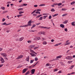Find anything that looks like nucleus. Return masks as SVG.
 Segmentation results:
<instances>
[{
    "mask_svg": "<svg viewBox=\"0 0 75 75\" xmlns=\"http://www.w3.org/2000/svg\"><path fill=\"white\" fill-rule=\"evenodd\" d=\"M66 59H69V60H71L72 59V57L71 56H68L66 57Z\"/></svg>",
    "mask_w": 75,
    "mask_h": 75,
    "instance_id": "obj_1",
    "label": "nucleus"
},
{
    "mask_svg": "<svg viewBox=\"0 0 75 75\" xmlns=\"http://www.w3.org/2000/svg\"><path fill=\"white\" fill-rule=\"evenodd\" d=\"M38 61L34 65H32L31 66H30L28 67L29 68H33V67H35L36 65L37 64H38Z\"/></svg>",
    "mask_w": 75,
    "mask_h": 75,
    "instance_id": "obj_2",
    "label": "nucleus"
},
{
    "mask_svg": "<svg viewBox=\"0 0 75 75\" xmlns=\"http://www.w3.org/2000/svg\"><path fill=\"white\" fill-rule=\"evenodd\" d=\"M1 62L2 64L3 63H4V59H3V58H2V57H1Z\"/></svg>",
    "mask_w": 75,
    "mask_h": 75,
    "instance_id": "obj_3",
    "label": "nucleus"
},
{
    "mask_svg": "<svg viewBox=\"0 0 75 75\" xmlns=\"http://www.w3.org/2000/svg\"><path fill=\"white\" fill-rule=\"evenodd\" d=\"M30 51L31 52H32V53H34V54H35L37 55V53H36L32 49H30Z\"/></svg>",
    "mask_w": 75,
    "mask_h": 75,
    "instance_id": "obj_4",
    "label": "nucleus"
},
{
    "mask_svg": "<svg viewBox=\"0 0 75 75\" xmlns=\"http://www.w3.org/2000/svg\"><path fill=\"white\" fill-rule=\"evenodd\" d=\"M35 69H32L31 70V74H34L35 73Z\"/></svg>",
    "mask_w": 75,
    "mask_h": 75,
    "instance_id": "obj_5",
    "label": "nucleus"
},
{
    "mask_svg": "<svg viewBox=\"0 0 75 75\" xmlns=\"http://www.w3.org/2000/svg\"><path fill=\"white\" fill-rule=\"evenodd\" d=\"M23 55H20L18 57H17L16 59H20L21 58H23Z\"/></svg>",
    "mask_w": 75,
    "mask_h": 75,
    "instance_id": "obj_6",
    "label": "nucleus"
},
{
    "mask_svg": "<svg viewBox=\"0 0 75 75\" xmlns=\"http://www.w3.org/2000/svg\"><path fill=\"white\" fill-rule=\"evenodd\" d=\"M1 55L3 56V57H7V54L6 53H1Z\"/></svg>",
    "mask_w": 75,
    "mask_h": 75,
    "instance_id": "obj_7",
    "label": "nucleus"
},
{
    "mask_svg": "<svg viewBox=\"0 0 75 75\" xmlns=\"http://www.w3.org/2000/svg\"><path fill=\"white\" fill-rule=\"evenodd\" d=\"M30 54L31 55L32 57H35L36 56V54L31 53H30Z\"/></svg>",
    "mask_w": 75,
    "mask_h": 75,
    "instance_id": "obj_8",
    "label": "nucleus"
},
{
    "mask_svg": "<svg viewBox=\"0 0 75 75\" xmlns=\"http://www.w3.org/2000/svg\"><path fill=\"white\" fill-rule=\"evenodd\" d=\"M28 27V25H25L20 26L19 27Z\"/></svg>",
    "mask_w": 75,
    "mask_h": 75,
    "instance_id": "obj_9",
    "label": "nucleus"
},
{
    "mask_svg": "<svg viewBox=\"0 0 75 75\" xmlns=\"http://www.w3.org/2000/svg\"><path fill=\"white\" fill-rule=\"evenodd\" d=\"M75 22L73 21L71 23V24L72 26H75Z\"/></svg>",
    "mask_w": 75,
    "mask_h": 75,
    "instance_id": "obj_10",
    "label": "nucleus"
},
{
    "mask_svg": "<svg viewBox=\"0 0 75 75\" xmlns=\"http://www.w3.org/2000/svg\"><path fill=\"white\" fill-rule=\"evenodd\" d=\"M23 39H24V38L23 37L19 39V41H21L23 40Z\"/></svg>",
    "mask_w": 75,
    "mask_h": 75,
    "instance_id": "obj_11",
    "label": "nucleus"
},
{
    "mask_svg": "<svg viewBox=\"0 0 75 75\" xmlns=\"http://www.w3.org/2000/svg\"><path fill=\"white\" fill-rule=\"evenodd\" d=\"M68 22V20H66L65 21L63 22V24H67V23Z\"/></svg>",
    "mask_w": 75,
    "mask_h": 75,
    "instance_id": "obj_12",
    "label": "nucleus"
},
{
    "mask_svg": "<svg viewBox=\"0 0 75 75\" xmlns=\"http://www.w3.org/2000/svg\"><path fill=\"white\" fill-rule=\"evenodd\" d=\"M23 16V14L18 15L16 16V17H18V18H19L20 17H21Z\"/></svg>",
    "mask_w": 75,
    "mask_h": 75,
    "instance_id": "obj_13",
    "label": "nucleus"
},
{
    "mask_svg": "<svg viewBox=\"0 0 75 75\" xmlns=\"http://www.w3.org/2000/svg\"><path fill=\"white\" fill-rule=\"evenodd\" d=\"M64 25L62 24H61L60 25V27H62V28H64Z\"/></svg>",
    "mask_w": 75,
    "mask_h": 75,
    "instance_id": "obj_14",
    "label": "nucleus"
},
{
    "mask_svg": "<svg viewBox=\"0 0 75 75\" xmlns=\"http://www.w3.org/2000/svg\"><path fill=\"white\" fill-rule=\"evenodd\" d=\"M35 47V45H31L30 46V48L32 49L33 48H34Z\"/></svg>",
    "mask_w": 75,
    "mask_h": 75,
    "instance_id": "obj_15",
    "label": "nucleus"
},
{
    "mask_svg": "<svg viewBox=\"0 0 75 75\" xmlns=\"http://www.w3.org/2000/svg\"><path fill=\"white\" fill-rule=\"evenodd\" d=\"M27 69L25 68L23 70V73H25V72H26V71H27Z\"/></svg>",
    "mask_w": 75,
    "mask_h": 75,
    "instance_id": "obj_16",
    "label": "nucleus"
},
{
    "mask_svg": "<svg viewBox=\"0 0 75 75\" xmlns=\"http://www.w3.org/2000/svg\"><path fill=\"white\" fill-rule=\"evenodd\" d=\"M71 44V42H68L67 43H66L64 44V45H69Z\"/></svg>",
    "mask_w": 75,
    "mask_h": 75,
    "instance_id": "obj_17",
    "label": "nucleus"
},
{
    "mask_svg": "<svg viewBox=\"0 0 75 75\" xmlns=\"http://www.w3.org/2000/svg\"><path fill=\"white\" fill-rule=\"evenodd\" d=\"M50 28H51L50 27L49 28H48V27H44V29H48V30H49V29H50Z\"/></svg>",
    "mask_w": 75,
    "mask_h": 75,
    "instance_id": "obj_18",
    "label": "nucleus"
},
{
    "mask_svg": "<svg viewBox=\"0 0 75 75\" xmlns=\"http://www.w3.org/2000/svg\"><path fill=\"white\" fill-rule=\"evenodd\" d=\"M58 16V13H56L54 15L52 16L53 17H54L55 16Z\"/></svg>",
    "mask_w": 75,
    "mask_h": 75,
    "instance_id": "obj_19",
    "label": "nucleus"
},
{
    "mask_svg": "<svg viewBox=\"0 0 75 75\" xmlns=\"http://www.w3.org/2000/svg\"><path fill=\"white\" fill-rule=\"evenodd\" d=\"M74 65H73L71 66V67H69V69H72V68H73V67H74Z\"/></svg>",
    "mask_w": 75,
    "mask_h": 75,
    "instance_id": "obj_20",
    "label": "nucleus"
},
{
    "mask_svg": "<svg viewBox=\"0 0 75 75\" xmlns=\"http://www.w3.org/2000/svg\"><path fill=\"white\" fill-rule=\"evenodd\" d=\"M68 15V13H65L63 15H62V17H64V16H67Z\"/></svg>",
    "mask_w": 75,
    "mask_h": 75,
    "instance_id": "obj_21",
    "label": "nucleus"
},
{
    "mask_svg": "<svg viewBox=\"0 0 75 75\" xmlns=\"http://www.w3.org/2000/svg\"><path fill=\"white\" fill-rule=\"evenodd\" d=\"M1 9H2L3 10H5V7H1Z\"/></svg>",
    "mask_w": 75,
    "mask_h": 75,
    "instance_id": "obj_22",
    "label": "nucleus"
},
{
    "mask_svg": "<svg viewBox=\"0 0 75 75\" xmlns=\"http://www.w3.org/2000/svg\"><path fill=\"white\" fill-rule=\"evenodd\" d=\"M23 13H24V12H23L22 11H20L19 12V14H23Z\"/></svg>",
    "mask_w": 75,
    "mask_h": 75,
    "instance_id": "obj_23",
    "label": "nucleus"
},
{
    "mask_svg": "<svg viewBox=\"0 0 75 75\" xmlns=\"http://www.w3.org/2000/svg\"><path fill=\"white\" fill-rule=\"evenodd\" d=\"M62 57V56L60 55L57 57L56 58H61Z\"/></svg>",
    "mask_w": 75,
    "mask_h": 75,
    "instance_id": "obj_24",
    "label": "nucleus"
},
{
    "mask_svg": "<svg viewBox=\"0 0 75 75\" xmlns=\"http://www.w3.org/2000/svg\"><path fill=\"white\" fill-rule=\"evenodd\" d=\"M35 27V24H33V26L31 28V29H33V28H34Z\"/></svg>",
    "mask_w": 75,
    "mask_h": 75,
    "instance_id": "obj_25",
    "label": "nucleus"
},
{
    "mask_svg": "<svg viewBox=\"0 0 75 75\" xmlns=\"http://www.w3.org/2000/svg\"><path fill=\"white\" fill-rule=\"evenodd\" d=\"M45 6V4H42L39 5V6Z\"/></svg>",
    "mask_w": 75,
    "mask_h": 75,
    "instance_id": "obj_26",
    "label": "nucleus"
},
{
    "mask_svg": "<svg viewBox=\"0 0 75 75\" xmlns=\"http://www.w3.org/2000/svg\"><path fill=\"white\" fill-rule=\"evenodd\" d=\"M26 61L28 62H29V57H28L26 59Z\"/></svg>",
    "mask_w": 75,
    "mask_h": 75,
    "instance_id": "obj_27",
    "label": "nucleus"
},
{
    "mask_svg": "<svg viewBox=\"0 0 75 75\" xmlns=\"http://www.w3.org/2000/svg\"><path fill=\"white\" fill-rule=\"evenodd\" d=\"M42 18H43V17H41L39 19V20H42Z\"/></svg>",
    "mask_w": 75,
    "mask_h": 75,
    "instance_id": "obj_28",
    "label": "nucleus"
},
{
    "mask_svg": "<svg viewBox=\"0 0 75 75\" xmlns=\"http://www.w3.org/2000/svg\"><path fill=\"white\" fill-rule=\"evenodd\" d=\"M62 11H65V10H67V8H62Z\"/></svg>",
    "mask_w": 75,
    "mask_h": 75,
    "instance_id": "obj_29",
    "label": "nucleus"
},
{
    "mask_svg": "<svg viewBox=\"0 0 75 75\" xmlns=\"http://www.w3.org/2000/svg\"><path fill=\"white\" fill-rule=\"evenodd\" d=\"M8 11H3V12L2 14H4V13H7V12H8Z\"/></svg>",
    "mask_w": 75,
    "mask_h": 75,
    "instance_id": "obj_30",
    "label": "nucleus"
},
{
    "mask_svg": "<svg viewBox=\"0 0 75 75\" xmlns=\"http://www.w3.org/2000/svg\"><path fill=\"white\" fill-rule=\"evenodd\" d=\"M51 11H52V12H54L55 11V9H54L52 8V9H51Z\"/></svg>",
    "mask_w": 75,
    "mask_h": 75,
    "instance_id": "obj_31",
    "label": "nucleus"
},
{
    "mask_svg": "<svg viewBox=\"0 0 75 75\" xmlns=\"http://www.w3.org/2000/svg\"><path fill=\"white\" fill-rule=\"evenodd\" d=\"M30 74V71H28L26 73L25 75H27V74Z\"/></svg>",
    "mask_w": 75,
    "mask_h": 75,
    "instance_id": "obj_32",
    "label": "nucleus"
},
{
    "mask_svg": "<svg viewBox=\"0 0 75 75\" xmlns=\"http://www.w3.org/2000/svg\"><path fill=\"white\" fill-rule=\"evenodd\" d=\"M18 10H20L21 11H23V8H20L18 9Z\"/></svg>",
    "mask_w": 75,
    "mask_h": 75,
    "instance_id": "obj_33",
    "label": "nucleus"
},
{
    "mask_svg": "<svg viewBox=\"0 0 75 75\" xmlns=\"http://www.w3.org/2000/svg\"><path fill=\"white\" fill-rule=\"evenodd\" d=\"M43 45H46V44H47V42L45 41H44L43 42Z\"/></svg>",
    "mask_w": 75,
    "mask_h": 75,
    "instance_id": "obj_34",
    "label": "nucleus"
},
{
    "mask_svg": "<svg viewBox=\"0 0 75 75\" xmlns=\"http://www.w3.org/2000/svg\"><path fill=\"white\" fill-rule=\"evenodd\" d=\"M37 40H40L41 39V38L40 37H37Z\"/></svg>",
    "mask_w": 75,
    "mask_h": 75,
    "instance_id": "obj_35",
    "label": "nucleus"
},
{
    "mask_svg": "<svg viewBox=\"0 0 75 75\" xmlns=\"http://www.w3.org/2000/svg\"><path fill=\"white\" fill-rule=\"evenodd\" d=\"M72 61H68V64H71V63H72Z\"/></svg>",
    "mask_w": 75,
    "mask_h": 75,
    "instance_id": "obj_36",
    "label": "nucleus"
},
{
    "mask_svg": "<svg viewBox=\"0 0 75 75\" xmlns=\"http://www.w3.org/2000/svg\"><path fill=\"white\" fill-rule=\"evenodd\" d=\"M61 5H62V3H59L57 4V5L59 6H61Z\"/></svg>",
    "mask_w": 75,
    "mask_h": 75,
    "instance_id": "obj_37",
    "label": "nucleus"
},
{
    "mask_svg": "<svg viewBox=\"0 0 75 75\" xmlns=\"http://www.w3.org/2000/svg\"><path fill=\"white\" fill-rule=\"evenodd\" d=\"M50 64L48 63L46 65V67H48V66H50Z\"/></svg>",
    "mask_w": 75,
    "mask_h": 75,
    "instance_id": "obj_38",
    "label": "nucleus"
},
{
    "mask_svg": "<svg viewBox=\"0 0 75 75\" xmlns=\"http://www.w3.org/2000/svg\"><path fill=\"white\" fill-rule=\"evenodd\" d=\"M47 16H43V19H45V18H46V17H47Z\"/></svg>",
    "mask_w": 75,
    "mask_h": 75,
    "instance_id": "obj_39",
    "label": "nucleus"
},
{
    "mask_svg": "<svg viewBox=\"0 0 75 75\" xmlns=\"http://www.w3.org/2000/svg\"><path fill=\"white\" fill-rule=\"evenodd\" d=\"M5 20L6 19L4 18H3L2 20V22H4V21H5Z\"/></svg>",
    "mask_w": 75,
    "mask_h": 75,
    "instance_id": "obj_40",
    "label": "nucleus"
},
{
    "mask_svg": "<svg viewBox=\"0 0 75 75\" xmlns=\"http://www.w3.org/2000/svg\"><path fill=\"white\" fill-rule=\"evenodd\" d=\"M28 25H28L29 26H31V23H28V25Z\"/></svg>",
    "mask_w": 75,
    "mask_h": 75,
    "instance_id": "obj_41",
    "label": "nucleus"
},
{
    "mask_svg": "<svg viewBox=\"0 0 75 75\" xmlns=\"http://www.w3.org/2000/svg\"><path fill=\"white\" fill-rule=\"evenodd\" d=\"M27 42L28 43H31L32 42V41L31 40H29L27 41Z\"/></svg>",
    "mask_w": 75,
    "mask_h": 75,
    "instance_id": "obj_42",
    "label": "nucleus"
},
{
    "mask_svg": "<svg viewBox=\"0 0 75 75\" xmlns=\"http://www.w3.org/2000/svg\"><path fill=\"white\" fill-rule=\"evenodd\" d=\"M64 30L65 31H66V32H67V31H68V29L67 28H65Z\"/></svg>",
    "mask_w": 75,
    "mask_h": 75,
    "instance_id": "obj_43",
    "label": "nucleus"
},
{
    "mask_svg": "<svg viewBox=\"0 0 75 75\" xmlns=\"http://www.w3.org/2000/svg\"><path fill=\"white\" fill-rule=\"evenodd\" d=\"M6 24V23L4 22V23H3L2 24V25H5Z\"/></svg>",
    "mask_w": 75,
    "mask_h": 75,
    "instance_id": "obj_44",
    "label": "nucleus"
},
{
    "mask_svg": "<svg viewBox=\"0 0 75 75\" xmlns=\"http://www.w3.org/2000/svg\"><path fill=\"white\" fill-rule=\"evenodd\" d=\"M75 1H73L72 2V3H71V5H73L75 3Z\"/></svg>",
    "mask_w": 75,
    "mask_h": 75,
    "instance_id": "obj_45",
    "label": "nucleus"
},
{
    "mask_svg": "<svg viewBox=\"0 0 75 75\" xmlns=\"http://www.w3.org/2000/svg\"><path fill=\"white\" fill-rule=\"evenodd\" d=\"M42 32V34H43L44 35L45 34V32Z\"/></svg>",
    "mask_w": 75,
    "mask_h": 75,
    "instance_id": "obj_46",
    "label": "nucleus"
},
{
    "mask_svg": "<svg viewBox=\"0 0 75 75\" xmlns=\"http://www.w3.org/2000/svg\"><path fill=\"white\" fill-rule=\"evenodd\" d=\"M36 14H40V12L38 11H37L35 12Z\"/></svg>",
    "mask_w": 75,
    "mask_h": 75,
    "instance_id": "obj_47",
    "label": "nucleus"
},
{
    "mask_svg": "<svg viewBox=\"0 0 75 75\" xmlns=\"http://www.w3.org/2000/svg\"><path fill=\"white\" fill-rule=\"evenodd\" d=\"M38 58H37V57H36L35 58V61H38Z\"/></svg>",
    "mask_w": 75,
    "mask_h": 75,
    "instance_id": "obj_48",
    "label": "nucleus"
},
{
    "mask_svg": "<svg viewBox=\"0 0 75 75\" xmlns=\"http://www.w3.org/2000/svg\"><path fill=\"white\" fill-rule=\"evenodd\" d=\"M53 5H54V6H57V3H55L53 4Z\"/></svg>",
    "mask_w": 75,
    "mask_h": 75,
    "instance_id": "obj_49",
    "label": "nucleus"
},
{
    "mask_svg": "<svg viewBox=\"0 0 75 75\" xmlns=\"http://www.w3.org/2000/svg\"><path fill=\"white\" fill-rule=\"evenodd\" d=\"M21 67H22V66H21L20 65H19L18 67H17V68H21Z\"/></svg>",
    "mask_w": 75,
    "mask_h": 75,
    "instance_id": "obj_50",
    "label": "nucleus"
},
{
    "mask_svg": "<svg viewBox=\"0 0 75 75\" xmlns=\"http://www.w3.org/2000/svg\"><path fill=\"white\" fill-rule=\"evenodd\" d=\"M31 21H32L31 20H30L28 22V23L31 24Z\"/></svg>",
    "mask_w": 75,
    "mask_h": 75,
    "instance_id": "obj_51",
    "label": "nucleus"
},
{
    "mask_svg": "<svg viewBox=\"0 0 75 75\" xmlns=\"http://www.w3.org/2000/svg\"><path fill=\"white\" fill-rule=\"evenodd\" d=\"M41 11V9H37L36 10V11Z\"/></svg>",
    "mask_w": 75,
    "mask_h": 75,
    "instance_id": "obj_52",
    "label": "nucleus"
},
{
    "mask_svg": "<svg viewBox=\"0 0 75 75\" xmlns=\"http://www.w3.org/2000/svg\"><path fill=\"white\" fill-rule=\"evenodd\" d=\"M33 40H37V37L34 38L33 39Z\"/></svg>",
    "mask_w": 75,
    "mask_h": 75,
    "instance_id": "obj_53",
    "label": "nucleus"
},
{
    "mask_svg": "<svg viewBox=\"0 0 75 75\" xmlns=\"http://www.w3.org/2000/svg\"><path fill=\"white\" fill-rule=\"evenodd\" d=\"M37 48H38V47H34V50H36Z\"/></svg>",
    "mask_w": 75,
    "mask_h": 75,
    "instance_id": "obj_54",
    "label": "nucleus"
},
{
    "mask_svg": "<svg viewBox=\"0 0 75 75\" xmlns=\"http://www.w3.org/2000/svg\"><path fill=\"white\" fill-rule=\"evenodd\" d=\"M54 46V47H56L57 46H58V44H56V45H55Z\"/></svg>",
    "mask_w": 75,
    "mask_h": 75,
    "instance_id": "obj_55",
    "label": "nucleus"
},
{
    "mask_svg": "<svg viewBox=\"0 0 75 75\" xmlns=\"http://www.w3.org/2000/svg\"><path fill=\"white\" fill-rule=\"evenodd\" d=\"M38 34H39V35H41V34H42V32H39Z\"/></svg>",
    "mask_w": 75,
    "mask_h": 75,
    "instance_id": "obj_56",
    "label": "nucleus"
},
{
    "mask_svg": "<svg viewBox=\"0 0 75 75\" xmlns=\"http://www.w3.org/2000/svg\"><path fill=\"white\" fill-rule=\"evenodd\" d=\"M51 18H52V16H50L49 17V19H51Z\"/></svg>",
    "mask_w": 75,
    "mask_h": 75,
    "instance_id": "obj_57",
    "label": "nucleus"
},
{
    "mask_svg": "<svg viewBox=\"0 0 75 75\" xmlns=\"http://www.w3.org/2000/svg\"><path fill=\"white\" fill-rule=\"evenodd\" d=\"M34 7H38V5H34Z\"/></svg>",
    "mask_w": 75,
    "mask_h": 75,
    "instance_id": "obj_58",
    "label": "nucleus"
},
{
    "mask_svg": "<svg viewBox=\"0 0 75 75\" xmlns=\"http://www.w3.org/2000/svg\"><path fill=\"white\" fill-rule=\"evenodd\" d=\"M23 6H27V4H23Z\"/></svg>",
    "mask_w": 75,
    "mask_h": 75,
    "instance_id": "obj_59",
    "label": "nucleus"
},
{
    "mask_svg": "<svg viewBox=\"0 0 75 75\" xmlns=\"http://www.w3.org/2000/svg\"><path fill=\"white\" fill-rule=\"evenodd\" d=\"M33 61H34V60H31L30 63H33Z\"/></svg>",
    "mask_w": 75,
    "mask_h": 75,
    "instance_id": "obj_60",
    "label": "nucleus"
},
{
    "mask_svg": "<svg viewBox=\"0 0 75 75\" xmlns=\"http://www.w3.org/2000/svg\"><path fill=\"white\" fill-rule=\"evenodd\" d=\"M36 24L37 25H39V24H40V23H36Z\"/></svg>",
    "mask_w": 75,
    "mask_h": 75,
    "instance_id": "obj_61",
    "label": "nucleus"
},
{
    "mask_svg": "<svg viewBox=\"0 0 75 75\" xmlns=\"http://www.w3.org/2000/svg\"><path fill=\"white\" fill-rule=\"evenodd\" d=\"M55 60H56V59H52V60H51V61H55Z\"/></svg>",
    "mask_w": 75,
    "mask_h": 75,
    "instance_id": "obj_62",
    "label": "nucleus"
},
{
    "mask_svg": "<svg viewBox=\"0 0 75 75\" xmlns=\"http://www.w3.org/2000/svg\"><path fill=\"white\" fill-rule=\"evenodd\" d=\"M39 17H40V15L37 16L36 17V18H39Z\"/></svg>",
    "mask_w": 75,
    "mask_h": 75,
    "instance_id": "obj_63",
    "label": "nucleus"
},
{
    "mask_svg": "<svg viewBox=\"0 0 75 75\" xmlns=\"http://www.w3.org/2000/svg\"><path fill=\"white\" fill-rule=\"evenodd\" d=\"M72 74H75V72H72L71 74V75H72Z\"/></svg>",
    "mask_w": 75,
    "mask_h": 75,
    "instance_id": "obj_64",
    "label": "nucleus"
}]
</instances>
